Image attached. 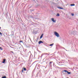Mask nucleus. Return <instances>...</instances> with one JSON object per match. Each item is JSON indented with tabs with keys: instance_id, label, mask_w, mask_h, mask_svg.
Here are the masks:
<instances>
[{
	"instance_id": "f257e3e1",
	"label": "nucleus",
	"mask_w": 78,
	"mask_h": 78,
	"mask_svg": "<svg viewBox=\"0 0 78 78\" xmlns=\"http://www.w3.org/2000/svg\"><path fill=\"white\" fill-rule=\"evenodd\" d=\"M54 33L55 36H56L57 37H59V34H58L57 32L55 31L54 32Z\"/></svg>"
},
{
	"instance_id": "f03ea898",
	"label": "nucleus",
	"mask_w": 78,
	"mask_h": 78,
	"mask_svg": "<svg viewBox=\"0 0 78 78\" xmlns=\"http://www.w3.org/2000/svg\"><path fill=\"white\" fill-rule=\"evenodd\" d=\"M51 20L54 23H55V22H56V20H55V19L54 18H52Z\"/></svg>"
},
{
	"instance_id": "7ed1b4c3",
	"label": "nucleus",
	"mask_w": 78,
	"mask_h": 78,
	"mask_svg": "<svg viewBox=\"0 0 78 78\" xmlns=\"http://www.w3.org/2000/svg\"><path fill=\"white\" fill-rule=\"evenodd\" d=\"M41 43H43V42H42V41H40L38 42L39 44H41Z\"/></svg>"
},
{
	"instance_id": "20e7f679",
	"label": "nucleus",
	"mask_w": 78,
	"mask_h": 78,
	"mask_svg": "<svg viewBox=\"0 0 78 78\" xmlns=\"http://www.w3.org/2000/svg\"><path fill=\"white\" fill-rule=\"evenodd\" d=\"M58 8L60 9H63V8L59 7H58Z\"/></svg>"
},
{
	"instance_id": "39448f33",
	"label": "nucleus",
	"mask_w": 78,
	"mask_h": 78,
	"mask_svg": "<svg viewBox=\"0 0 78 78\" xmlns=\"http://www.w3.org/2000/svg\"><path fill=\"white\" fill-rule=\"evenodd\" d=\"M5 61H6V60L5 59H4L3 60V61L2 62V63H5Z\"/></svg>"
},
{
	"instance_id": "423d86ee",
	"label": "nucleus",
	"mask_w": 78,
	"mask_h": 78,
	"mask_svg": "<svg viewBox=\"0 0 78 78\" xmlns=\"http://www.w3.org/2000/svg\"><path fill=\"white\" fill-rule=\"evenodd\" d=\"M56 16H57V17H59V13H58Z\"/></svg>"
},
{
	"instance_id": "0eeeda50",
	"label": "nucleus",
	"mask_w": 78,
	"mask_h": 78,
	"mask_svg": "<svg viewBox=\"0 0 78 78\" xmlns=\"http://www.w3.org/2000/svg\"><path fill=\"white\" fill-rule=\"evenodd\" d=\"M63 72H67V73L68 72V71H67V70H64Z\"/></svg>"
},
{
	"instance_id": "6e6552de",
	"label": "nucleus",
	"mask_w": 78,
	"mask_h": 78,
	"mask_svg": "<svg viewBox=\"0 0 78 78\" xmlns=\"http://www.w3.org/2000/svg\"><path fill=\"white\" fill-rule=\"evenodd\" d=\"M53 45H54V44L53 43L52 44H50L49 45V46H53Z\"/></svg>"
},
{
	"instance_id": "1a4fd4ad",
	"label": "nucleus",
	"mask_w": 78,
	"mask_h": 78,
	"mask_svg": "<svg viewBox=\"0 0 78 78\" xmlns=\"http://www.w3.org/2000/svg\"><path fill=\"white\" fill-rule=\"evenodd\" d=\"M43 36V34H42L41 36L40 37V39H41L42 37V36Z\"/></svg>"
},
{
	"instance_id": "9d476101",
	"label": "nucleus",
	"mask_w": 78,
	"mask_h": 78,
	"mask_svg": "<svg viewBox=\"0 0 78 78\" xmlns=\"http://www.w3.org/2000/svg\"><path fill=\"white\" fill-rule=\"evenodd\" d=\"M67 73H68V74H70V73H70V72H68H68H67Z\"/></svg>"
},
{
	"instance_id": "9b49d317",
	"label": "nucleus",
	"mask_w": 78,
	"mask_h": 78,
	"mask_svg": "<svg viewBox=\"0 0 78 78\" xmlns=\"http://www.w3.org/2000/svg\"><path fill=\"white\" fill-rule=\"evenodd\" d=\"M71 6H75V4H71Z\"/></svg>"
},
{
	"instance_id": "f8f14e48",
	"label": "nucleus",
	"mask_w": 78,
	"mask_h": 78,
	"mask_svg": "<svg viewBox=\"0 0 78 78\" xmlns=\"http://www.w3.org/2000/svg\"><path fill=\"white\" fill-rule=\"evenodd\" d=\"M71 16H74V14H73V13H71Z\"/></svg>"
},
{
	"instance_id": "ddd939ff",
	"label": "nucleus",
	"mask_w": 78,
	"mask_h": 78,
	"mask_svg": "<svg viewBox=\"0 0 78 78\" xmlns=\"http://www.w3.org/2000/svg\"><path fill=\"white\" fill-rule=\"evenodd\" d=\"M2 78H6V77L5 76H4L2 77Z\"/></svg>"
},
{
	"instance_id": "4468645a",
	"label": "nucleus",
	"mask_w": 78,
	"mask_h": 78,
	"mask_svg": "<svg viewBox=\"0 0 78 78\" xmlns=\"http://www.w3.org/2000/svg\"><path fill=\"white\" fill-rule=\"evenodd\" d=\"M24 71H26V68H24Z\"/></svg>"
},
{
	"instance_id": "2eb2a0df",
	"label": "nucleus",
	"mask_w": 78,
	"mask_h": 78,
	"mask_svg": "<svg viewBox=\"0 0 78 78\" xmlns=\"http://www.w3.org/2000/svg\"><path fill=\"white\" fill-rule=\"evenodd\" d=\"M0 34L1 35V34H2V33H1V32H0Z\"/></svg>"
},
{
	"instance_id": "dca6fc26",
	"label": "nucleus",
	"mask_w": 78,
	"mask_h": 78,
	"mask_svg": "<svg viewBox=\"0 0 78 78\" xmlns=\"http://www.w3.org/2000/svg\"><path fill=\"white\" fill-rule=\"evenodd\" d=\"M22 72H23V69L22 71Z\"/></svg>"
},
{
	"instance_id": "f3484780",
	"label": "nucleus",
	"mask_w": 78,
	"mask_h": 78,
	"mask_svg": "<svg viewBox=\"0 0 78 78\" xmlns=\"http://www.w3.org/2000/svg\"><path fill=\"white\" fill-rule=\"evenodd\" d=\"M20 42H23V41H20Z\"/></svg>"
},
{
	"instance_id": "a211bd4d",
	"label": "nucleus",
	"mask_w": 78,
	"mask_h": 78,
	"mask_svg": "<svg viewBox=\"0 0 78 78\" xmlns=\"http://www.w3.org/2000/svg\"><path fill=\"white\" fill-rule=\"evenodd\" d=\"M44 55V54H42V55H41V57H42V56H43V55Z\"/></svg>"
},
{
	"instance_id": "6ab92c4d",
	"label": "nucleus",
	"mask_w": 78,
	"mask_h": 78,
	"mask_svg": "<svg viewBox=\"0 0 78 78\" xmlns=\"http://www.w3.org/2000/svg\"><path fill=\"white\" fill-rule=\"evenodd\" d=\"M45 55H48V54H45Z\"/></svg>"
},
{
	"instance_id": "aec40b11",
	"label": "nucleus",
	"mask_w": 78,
	"mask_h": 78,
	"mask_svg": "<svg viewBox=\"0 0 78 78\" xmlns=\"http://www.w3.org/2000/svg\"><path fill=\"white\" fill-rule=\"evenodd\" d=\"M11 53H13V51H11Z\"/></svg>"
},
{
	"instance_id": "412c9836",
	"label": "nucleus",
	"mask_w": 78,
	"mask_h": 78,
	"mask_svg": "<svg viewBox=\"0 0 78 78\" xmlns=\"http://www.w3.org/2000/svg\"><path fill=\"white\" fill-rule=\"evenodd\" d=\"M51 62H50V63H51Z\"/></svg>"
},
{
	"instance_id": "4be33fe9",
	"label": "nucleus",
	"mask_w": 78,
	"mask_h": 78,
	"mask_svg": "<svg viewBox=\"0 0 78 78\" xmlns=\"http://www.w3.org/2000/svg\"><path fill=\"white\" fill-rule=\"evenodd\" d=\"M1 48H2L1 47H0V49H1Z\"/></svg>"
},
{
	"instance_id": "5701e85b",
	"label": "nucleus",
	"mask_w": 78,
	"mask_h": 78,
	"mask_svg": "<svg viewBox=\"0 0 78 78\" xmlns=\"http://www.w3.org/2000/svg\"><path fill=\"white\" fill-rule=\"evenodd\" d=\"M0 29H1V27H0Z\"/></svg>"
},
{
	"instance_id": "b1692460",
	"label": "nucleus",
	"mask_w": 78,
	"mask_h": 78,
	"mask_svg": "<svg viewBox=\"0 0 78 78\" xmlns=\"http://www.w3.org/2000/svg\"><path fill=\"white\" fill-rule=\"evenodd\" d=\"M1 50H2V49H1Z\"/></svg>"
}]
</instances>
